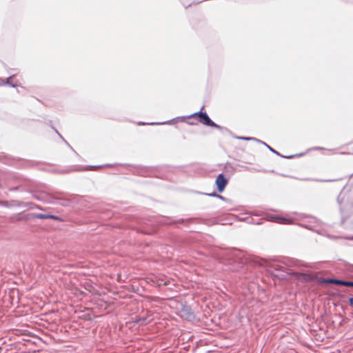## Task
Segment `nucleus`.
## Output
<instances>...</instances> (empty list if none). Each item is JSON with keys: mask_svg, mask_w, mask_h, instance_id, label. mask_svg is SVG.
Listing matches in <instances>:
<instances>
[{"mask_svg": "<svg viewBox=\"0 0 353 353\" xmlns=\"http://www.w3.org/2000/svg\"><path fill=\"white\" fill-rule=\"evenodd\" d=\"M14 180L19 185L17 186L10 188L9 190L11 192L18 190L20 186H22L26 183V180L20 176H14Z\"/></svg>", "mask_w": 353, "mask_h": 353, "instance_id": "7", "label": "nucleus"}, {"mask_svg": "<svg viewBox=\"0 0 353 353\" xmlns=\"http://www.w3.org/2000/svg\"><path fill=\"white\" fill-rule=\"evenodd\" d=\"M314 277L312 274H302L301 276V278H303L305 281H312Z\"/></svg>", "mask_w": 353, "mask_h": 353, "instance_id": "12", "label": "nucleus"}, {"mask_svg": "<svg viewBox=\"0 0 353 353\" xmlns=\"http://www.w3.org/2000/svg\"><path fill=\"white\" fill-rule=\"evenodd\" d=\"M236 139H241V140H245V141L253 140V141H256L259 142V143L261 141V140H259V139H257L256 138H254V137H236Z\"/></svg>", "mask_w": 353, "mask_h": 353, "instance_id": "14", "label": "nucleus"}, {"mask_svg": "<svg viewBox=\"0 0 353 353\" xmlns=\"http://www.w3.org/2000/svg\"><path fill=\"white\" fill-rule=\"evenodd\" d=\"M321 149H323V148H320V147H316V148H315V150H321Z\"/></svg>", "mask_w": 353, "mask_h": 353, "instance_id": "26", "label": "nucleus"}, {"mask_svg": "<svg viewBox=\"0 0 353 353\" xmlns=\"http://www.w3.org/2000/svg\"><path fill=\"white\" fill-rule=\"evenodd\" d=\"M17 206V207H23L25 206V202L19 201H12V204L10 206Z\"/></svg>", "mask_w": 353, "mask_h": 353, "instance_id": "13", "label": "nucleus"}, {"mask_svg": "<svg viewBox=\"0 0 353 353\" xmlns=\"http://www.w3.org/2000/svg\"><path fill=\"white\" fill-rule=\"evenodd\" d=\"M0 205L6 208H9L10 206L9 202L7 201H0Z\"/></svg>", "mask_w": 353, "mask_h": 353, "instance_id": "16", "label": "nucleus"}, {"mask_svg": "<svg viewBox=\"0 0 353 353\" xmlns=\"http://www.w3.org/2000/svg\"><path fill=\"white\" fill-rule=\"evenodd\" d=\"M199 121L203 125L210 126L215 128L216 129H221V127L218 124L215 123L213 121L211 120V119L209 117L208 114L206 112H203L201 118L199 119Z\"/></svg>", "mask_w": 353, "mask_h": 353, "instance_id": "4", "label": "nucleus"}, {"mask_svg": "<svg viewBox=\"0 0 353 353\" xmlns=\"http://www.w3.org/2000/svg\"><path fill=\"white\" fill-rule=\"evenodd\" d=\"M148 319V318H139L136 322L141 323V324H147L150 322V320Z\"/></svg>", "mask_w": 353, "mask_h": 353, "instance_id": "15", "label": "nucleus"}, {"mask_svg": "<svg viewBox=\"0 0 353 353\" xmlns=\"http://www.w3.org/2000/svg\"><path fill=\"white\" fill-rule=\"evenodd\" d=\"M208 196H214V197H217V196L219 195L217 193H216L215 192H212V193H210V194H206Z\"/></svg>", "mask_w": 353, "mask_h": 353, "instance_id": "20", "label": "nucleus"}, {"mask_svg": "<svg viewBox=\"0 0 353 353\" xmlns=\"http://www.w3.org/2000/svg\"><path fill=\"white\" fill-rule=\"evenodd\" d=\"M54 131L56 133H57L59 134V136L65 141L66 142V141L64 139V138L58 132V131L57 130L54 129Z\"/></svg>", "mask_w": 353, "mask_h": 353, "instance_id": "24", "label": "nucleus"}, {"mask_svg": "<svg viewBox=\"0 0 353 353\" xmlns=\"http://www.w3.org/2000/svg\"><path fill=\"white\" fill-rule=\"evenodd\" d=\"M274 270H283V269H284V266H283V265H275V266L274 267Z\"/></svg>", "mask_w": 353, "mask_h": 353, "instance_id": "18", "label": "nucleus"}, {"mask_svg": "<svg viewBox=\"0 0 353 353\" xmlns=\"http://www.w3.org/2000/svg\"><path fill=\"white\" fill-rule=\"evenodd\" d=\"M228 179L225 177L224 174L223 173L219 174L215 181V183L216 185L217 190L219 192H222L226 185L228 184Z\"/></svg>", "mask_w": 353, "mask_h": 353, "instance_id": "3", "label": "nucleus"}, {"mask_svg": "<svg viewBox=\"0 0 353 353\" xmlns=\"http://www.w3.org/2000/svg\"><path fill=\"white\" fill-rule=\"evenodd\" d=\"M342 221L353 215V185H346L337 198Z\"/></svg>", "mask_w": 353, "mask_h": 353, "instance_id": "1", "label": "nucleus"}, {"mask_svg": "<svg viewBox=\"0 0 353 353\" xmlns=\"http://www.w3.org/2000/svg\"><path fill=\"white\" fill-rule=\"evenodd\" d=\"M168 122H169V121L163 122V123H161V124H165V123H168Z\"/></svg>", "mask_w": 353, "mask_h": 353, "instance_id": "28", "label": "nucleus"}, {"mask_svg": "<svg viewBox=\"0 0 353 353\" xmlns=\"http://www.w3.org/2000/svg\"><path fill=\"white\" fill-rule=\"evenodd\" d=\"M12 79V76H10L9 77H8L6 79V83H3V80L1 79H0V85H2V84H6L9 86H11L12 88H15L17 86L16 84H13L12 82H11V80Z\"/></svg>", "mask_w": 353, "mask_h": 353, "instance_id": "11", "label": "nucleus"}, {"mask_svg": "<svg viewBox=\"0 0 353 353\" xmlns=\"http://www.w3.org/2000/svg\"><path fill=\"white\" fill-rule=\"evenodd\" d=\"M34 197L38 200H41V201H46L45 199H42L41 197L39 196L37 194H34Z\"/></svg>", "mask_w": 353, "mask_h": 353, "instance_id": "21", "label": "nucleus"}, {"mask_svg": "<svg viewBox=\"0 0 353 353\" xmlns=\"http://www.w3.org/2000/svg\"><path fill=\"white\" fill-rule=\"evenodd\" d=\"M67 348H68V352H70V351H72L73 350V347L72 346H70V345H68Z\"/></svg>", "mask_w": 353, "mask_h": 353, "instance_id": "25", "label": "nucleus"}, {"mask_svg": "<svg viewBox=\"0 0 353 353\" xmlns=\"http://www.w3.org/2000/svg\"><path fill=\"white\" fill-rule=\"evenodd\" d=\"M348 302L350 305L353 307V297L350 298Z\"/></svg>", "mask_w": 353, "mask_h": 353, "instance_id": "22", "label": "nucleus"}, {"mask_svg": "<svg viewBox=\"0 0 353 353\" xmlns=\"http://www.w3.org/2000/svg\"><path fill=\"white\" fill-rule=\"evenodd\" d=\"M302 219L303 223H301V225L310 230H314V228L318 225V220L314 216L303 215Z\"/></svg>", "mask_w": 353, "mask_h": 353, "instance_id": "2", "label": "nucleus"}, {"mask_svg": "<svg viewBox=\"0 0 353 353\" xmlns=\"http://www.w3.org/2000/svg\"><path fill=\"white\" fill-rule=\"evenodd\" d=\"M33 203L30 202H25V206L26 208H33Z\"/></svg>", "mask_w": 353, "mask_h": 353, "instance_id": "17", "label": "nucleus"}, {"mask_svg": "<svg viewBox=\"0 0 353 353\" xmlns=\"http://www.w3.org/2000/svg\"><path fill=\"white\" fill-rule=\"evenodd\" d=\"M217 198L220 199L221 200L225 201H227V199H226V198H225L224 196H221V195H220V194H219V195L217 196Z\"/></svg>", "mask_w": 353, "mask_h": 353, "instance_id": "23", "label": "nucleus"}, {"mask_svg": "<svg viewBox=\"0 0 353 353\" xmlns=\"http://www.w3.org/2000/svg\"><path fill=\"white\" fill-rule=\"evenodd\" d=\"M103 166H104V165L90 166V168H102V167H103ZM105 166L111 167V166H112V165H110V164H107V165H105Z\"/></svg>", "mask_w": 353, "mask_h": 353, "instance_id": "19", "label": "nucleus"}, {"mask_svg": "<svg viewBox=\"0 0 353 353\" xmlns=\"http://www.w3.org/2000/svg\"><path fill=\"white\" fill-rule=\"evenodd\" d=\"M322 283H331L339 285H343L346 287H353V281H343L336 279H327L321 281Z\"/></svg>", "mask_w": 353, "mask_h": 353, "instance_id": "5", "label": "nucleus"}, {"mask_svg": "<svg viewBox=\"0 0 353 353\" xmlns=\"http://www.w3.org/2000/svg\"><path fill=\"white\" fill-rule=\"evenodd\" d=\"M261 143L265 145L272 152H273L274 154L278 155V156H281V157H284V158H287V159H290L292 157V156H288V157H284L283 155H281L279 154V152H278L277 151H276L275 150H274L273 148H272L270 145H268V144H266L265 142L261 141H260Z\"/></svg>", "mask_w": 353, "mask_h": 353, "instance_id": "9", "label": "nucleus"}, {"mask_svg": "<svg viewBox=\"0 0 353 353\" xmlns=\"http://www.w3.org/2000/svg\"><path fill=\"white\" fill-rule=\"evenodd\" d=\"M270 220L273 222L278 223H288L290 222V219H285L281 216H271Z\"/></svg>", "mask_w": 353, "mask_h": 353, "instance_id": "8", "label": "nucleus"}, {"mask_svg": "<svg viewBox=\"0 0 353 353\" xmlns=\"http://www.w3.org/2000/svg\"><path fill=\"white\" fill-rule=\"evenodd\" d=\"M144 123H139V125H144Z\"/></svg>", "mask_w": 353, "mask_h": 353, "instance_id": "29", "label": "nucleus"}, {"mask_svg": "<svg viewBox=\"0 0 353 353\" xmlns=\"http://www.w3.org/2000/svg\"><path fill=\"white\" fill-rule=\"evenodd\" d=\"M203 108V107L201 108L200 111L192 114L191 115L188 116V118L195 119L199 121L203 114V112H202Z\"/></svg>", "mask_w": 353, "mask_h": 353, "instance_id": "10", "label": "nucleus"}, {"mask_svg": "<svg viewBox=\"0 0 353 353\" xmlns=\"http://www.w3.org/2000/svg\"><path fill=\"white\" fill-rule=\"evenodd\" d=\"M30 217L32 219H57V217L52 214H32Z\"/></svg>", "mask_w": 353, "mask_h": 353, "instance_id": "6", "label": "nucleus"}, {"mask_svg": "<svg viewBox=\"0 0 353 353\" xmlns=\"http://www.w3.org/2000/svg\"><path fill=\"white\" fill-rule=\"evenodd\" d=\"M341 154H349L348 152H341Z\"/></svg>", "mask_w": 353, "mask_h": 353, "instance_id": "27", "label": "nucleus"}]
</instances>
